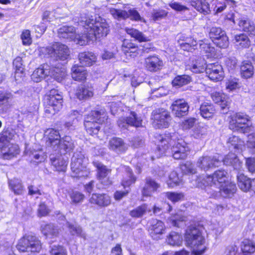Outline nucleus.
<instances>
[{
    "mask_svg": "<svg viewBox=\"0 0 255 255\" xmlns=\"http://www.w3.org/2000/svg\"><path fill=\"white\" fill-rule=\"evenodd\" d=\"M110 13L115 18L118 20L125 19L129 17L132 20L145 22L134 8L130 9L128 11L113 8L110 10Z\"/></svg>",
    "mask_w": 255,
    "mask_h": 255,
    "instance_id": "13",
    "label": "nucleus"
},
{
    "mask_svg": "<svg viewBox=\"0 0 255 255\" xmlns=\"http://www.w3.org/2000/svg\"><path fill=\"white\" fill-rule=\"evenodd\" d=\"M216 113V109L213 104L209 102H204L200 108L201 116L204 119L212 118Z\"/></svg>",
    "mask_w": 255,
    "mask_h": 255,
    "instance_id": "28",
    "label": "nucleus"
},
{
    "mask_svg": "<svg viewBox=\"0 0 255 255\" xmlns=\"http://www.w3.org/2000/svg\"><path fill=\"white\" fill-rule=\"evenodd\" d=\"M147 210V205L143 204L130 212V215L134 218L141 217Z\"/></svg>",
    "mask_w": 255,
    "mask_h": 255,
    "instance_id": "53",
    "label": "nucleus"
},
{
    "mask_svg": "<svg viewBox=\"0 0 255 255\" xmlns=\"http://www.w3.org/2000/svg\"><path fill=\"white\" fill-rule=\"evenodd\" d=\"M241 249L244 253L251 254L255 252V244L252 241L245 239L242 243Z\"/></svg>",
    "mask_w": 255,
    "mask_h": 255,
    "instance_id": "52",
    "label": "nucleus"
},
{
    "mask_svg": "<svg viewBox=\"0 0 255 255\" xmlns=\"http://www.w3.org/2000/svg\"><path fill=\"white\" fill-rule=\"evenodd\" d=\"M196 119L194 118H189L184 120L180 124L183 130H187L192 128L195 125Z\"/></svg>",
    "mask_w": 255,
    "mask_h": 255,
    "instance_id": "61",
    "label": "nucleus"
},
{
    "mask_svg": "<svg viewBox=\"0 0 255 255\" xmlns=\"http://www.w3.org/2000/svg\"><path fill=\"white\" fill-rule=\"evenodd\" d=\"M79 60L81 66H90L93 65L96 61V57L94 54L91 52H83L79 54Z\"/></svg>",
    "mask_w": 255,
    "mask_h": 255,
    "instance_id": "29",
    "label": "nucleus"
},
{
    "mask_svg": "<svg viewBox=\"0 0 255 255\" xmlns=\"http://www.w3.org/2000/svg\"><path fill=\"white\" fill-rule=\"evenodd\" d=\"M144 66L148 71L156 72L163 66V62L157 56H149L144 60Z\"/></svg>",
    "mask_w": 255,
    "mask_h": 255,
    "instance_id": "20",
    "label": "nucleus"
},
{
    "mask_svg": "<svg viewBox=\"0 0 255 255\" xmlns=\"http://www.w3.org/2000/svg\"><path fill=\"white\" fill-rule=\"evenodd\" d=\"M191 80V77L187 75L177 76L172 81V85L174 87H180L188 84Z\"/></svg>",
    "mask_w": 255,
    "mask_h": 255,
    "instance_id": "48",
    "label": "nucleus"
},
{
    "mask_svg": "<svg viewBox=\"0 0 255 255\" xmlns=\"http://www.w3.org/2000/svg\"><path fill=\"white\" fill-rule=\"evenodd\" d=\"M189 151L187 144L182 139L176 142L170 137H161L158 144L159 156L165 154H172L175 159L185 158Z\"/></svg>",
    "mask_w": 255,
    "mask_h": 255,
    "instance_id": "2",
    "label": "nucleus"
},
{
    "mask_svg": "<svg viewBox=\"0 0 255 255\" xmlns=\"http://www.w3.org/2000/svg\"><path fill=\"white\" fill-rule=\"evenodd\" d=\"M88 75L87 70L83 66L74 65L71 68V76L77 81H85Z\"/></svg>",
    "mask_w": 255,
    "mask_h": 255,
    "instance_id": "26",
    "label": "nucleus"
},
{
    "mask_svg": "<svg viewBox=\"0 0 255 255\" xmlns=\"http://www.w3.org/2000/svg\"><path fill=\"white\" fill-rule=\"evenodd\" d=\"M76 95L80 100H86L94 96V88L91 84H83L79 86Z\"/></svg>",
    "mask_w": 255,
    "mask_h": 255,
    "instance_id": "21",
    "label": "nucleus"
},
{
    "mask_svg": "<svg viewBox=\"0 0 255 255\" xmlns=\"http://www.w3.org/2000/svg\"><path fill=\"white\" fill-rule=\"evenodd\" d=\"M222 160L219 154L214 156H202L199 158L197 166L201 169L207 171L210 168L219 166Z\"/></svg>",
    "mask_w": 255,
    "mask_h": 255,
    "instance_id": "12",
    "label": "nucleus"
},
{
    "mask_svg": "<svg viewBox=\"0 0 255 255\" xmlns=\"http://www.w3.org/2000/svg\"><path fill=\"white\" fill-rule=\"evenodd\" d=\"M29 156L31 161L33 163H38L42 162L46 159V156L41 151H35L31 153Z\"/></svg>",
    "mask_w": 255,
    "mask_h": 255,
    "instance_id": "57",
    "label": "nucleus"
},
{
    "mask_svg": "<svg viewBox=\"0 0 255 255\" xmlns=\"http://www.w3.org/2000/svg\"><path fill=\"white\" fill-rule=\"evenodd\" d=\"M166 242L172 247H180L183 242L182 236L178 233L171 232L167 236Z\"/></svg>",
    "mask_w": 255,
    "mask_h": 255,
    "instance_id": "34",
    "label": "nucleus"
},
{
    "mask_svg": "<svg viewBox=\"0 0 255 255\" xmlns=\"http://www.w3.org/2000/svg\"><path fill=\"white\" fill-rule=\"evenodd\" d=\"M241 72L242 76L245 78L252 77L254 74V67L251 63L248 61L243 62L241 66Z\"/></svg>",
    "mask_w": 255,
    "mask_h": 255,
    "instance_id": "45",
    "label": "nucleus"
},
{
    "mask_svg": "<svg viewBox=\"0 0 255 255\" xmlns=\"http://www.w3.org/2000/svg\"><path fill=\"white\" fill-rule=\"evenodd\" d=\"M63 96L55 89L50 90L44 98L45 112L46 114L54 115L62 107Z\"/></svg>",
    "mask_w": 255,
    "mask_h": 255,
    "instance_id": "6",
    "label": "nucleus"
},
{
    "mask_svg": "<svg viewBox=\"0 0 255 255\" xmlns=\"http://www.w3.org/2000/svg\"><path fill=\"white\" fill-rule=\"evenodd\" d=\"M237 188L236 184L233 182H229L228 181L222 187L215 191V192H221L225 195L226 197H230L236 191Z\"/></svg>",
    "mask_w": 255,
    "mask_h": 255,
    "instance_id": "38",
    "label": "nucleus"
},
{
    "mask_svg": "<svg viewBox=\"0 0 255 255\" xmlns=\"http://www.w3.org/2000/svg\"><path fill=\"white\" fill-rule=\"evenodd\" d=\"M126 31L131 37L134 38L140 42L149 41V38L147 37L136 29L126 28Z\"/></svg>",
    "mask_w": 255,
    "mask_h": 255,
    "instance_id": "44",
    "label": "nucleus"
},
{
    "mask_svg": "<svg viewBox=\"0 0 255 255\" xmlns=\"http://www.w3.org/2000/svg\"><path fill=\"white\" fill-rule=\"evenodd\" d=\"M246 166L249 172L252 173L255 172V158H247L246 160Z\"/></svg>",
    "mask_w": 255,
    "mask_h": 255,
    "instance_id": "64",
    "label": "nucleus"
},
{
    "mask_svg": "<svg viewBox=\"0 0 255 255\" xmlns=\"http://www.w3.org/2000/svg\"><path fill=\"white\" fill-rule=\"evenodd\" d=\"M16 247L20 252H39L41 244L36 236L26 235L18 240Z\"/></svg>",
    "mask_w": 255,
    "mask_h": 255,
    "instance_id": "7",
    "label": "nucleus"
},
{
    "mask_svg": "<svg viewBox=\"0 0 255 255\" xmlns=\"http://www.w3.org/2000/svg\"><path fill=\"white\" fill-rule=\"evenodd\" d=\"M200 49L207 58L211 57L215 55V49L207 43H202L200 44Z\"/></svg>",
    "mask_w": 255,
    "mask_h": 255,
    "instance_id": "55",
    "label": "nucleus"
},
{
    "mask_svg": "<svg viewBox=\"0 0 255 255\" xmlns=\"http://www.w3.org/2000/svg\"><path fill=\"white\" fill-rule=\"evenodd\" d=\"M182 171L184 174H194L196 173V169L194 165L190 161H187L181 167Z\"/></svg>",
    "mask_w": 255,
    "mask_h": 255,
    "instance_id": "59",
    "label": "nucleus"
},
{
    "mask_svg": "<svg viewBox=\"0 0 255 255\" xmlns=\"http://www.w3.org/2000/svg\"><path fill=\"white\" fill-rule=\"evenodd\" d=\"M235 43L238 48H248L250 45V40L247 35L242 33L234 37Z\"/></svg>",
    "mask_w": 255,
    "mask_h": 255,
    "instance_id": "37",
    "label": "nucleus"
},
{
    "mask_svg": "<svg viewBox=\"0 0 255 255\" xmlns=\"http://www.w3.org/2000/svg\"><path fill=\"white\" fill-rule=\"evenodd\" d=\"M90 203L100 207H105L111 203V197L106 194H93L89 199Z\"/></svg>",
    "mask_w": 255,
    "mask_h": 255,
    "instance_id": "22",
    "label": "nucleus"
},
{
    "mask_svg": "<svg viewBox=\"0 0 255 255\" xmlns=\"http://www.w3.org/2000/svg\"><path fill=\"white\" fill-rule=\"evenodd\" d=\"M239 187L244 192H248L251 189V179L242 173H239L237 176Z\"/></svg>",
    "mask_w": 255,
    "mask_h": 255,
    "instance_id": "36",
    "label": "nucleus"
},
{
    "mask_svg": "<svg viewBox=\"0 0 255 255\" xmlns=\"http://www.w3.org/2000/svg\"><path fill=\"white\" fill-rule=\"evenodd\" d=\"M124 169L125 173L123 175L122 184L124 188H126L134 184L136 180V177L133 175L132 171L129 167L124 166Z\"/></svg>",
    "mask_w": 255,
    "mask_h": 255,
    "instance_id": "32",
    "label": "nucleus"
},
{
    "mask_svg": "<svg viewBox=\"0 0 255 255\" xmlns=\"http://www.w3.org/2000/svg\"><path fill=\"white\" fill-rule=\"evenodd\" d=\"M87 160L81 152L74 153L71 163V168L73 172L72 177L79 178L87 176V174H85L86 172L85 169Z\"/></svg>",
    "mask_w": 255,
    "mask_h": 255,
    "instance_id": "9",
    "label": "nucleus"
},
{
    "mask_svg": "<svg viewBox=\"0 0 255 255\" xmlns=\"http://www.w3.org/2000/svg\"><path fill=\"white\" fill-rule=\"evenodd\" d=\"M247 146L250 149L251 152L255 154V133L250 134L248 136Z\"/></svg>",
    "mask_w": 255,
    "mask_h": 255,
    "instance_id": "63",
    "label": "nucleus"
},
{
    "mask_svg": "<svg viewBox=\"0 0 255 255\" xmlns=\"http://www.w3.org/2000/svg\"><path fill=\"white\" fill-rule=\"evenodd\" d=\"M118 124L119 127L124 128H127L129 126L135 128L143 127L141 117L134 112H130L129 116L126 119H119Z\"/></svg>",
    "mask_w": 255,
    "mask_h": 255,
    "instance_id": "15",
    "label": "nucleus"
},
{
    "mask_svg": "<svg viewBox=\"0 0 255 255\" xmlns=\"http://www.w3.org/2000/svg\"><path fill=\"white\" fill-rule=\"evenodd\" d=\"M19 153V147L16 144L0 145V156L4 159H11Z\"/></svg>",
    "mask_w": 255,
    "mask_h": 255,
    "instance_id": "18",
    "label": "nucleus"
},
{
    "mask_svg": "<svg viewBox=\"0 0 255 255\" xmlns=\"http://www.w3.org/2000/svg\"><path fill=\"white\" fill-rule=\"evenodd\" d=\"M239 79L235 78L228 79L226 83V88L229 91H232L239 88Z\"/></svg>",
    "mask_w": 255,
    "mask_h": 255,
    "instance_id": "56",
    "label": "nucleus"
},
{
    "mask_svg": "<svg viewBox=\"0 0 255 255\" xmlns=\"http://www.w3.org/2000/svg\"><path fill=\"white\" fill-rule=\"evenodd\" d=\"M168 12L163 9L153 10L152 12V18L154 21L159 20L165 17Z\"/></svg>",
    "mask_w": 255,
    "mask_h": 255,
    "instance_id": "60",
    "label": "nucleus"
},
{
    "mask_svg": "<svg viewBox=\"0 0 255 255\" xmlns=\"http://www.w3.org/2000/svg\"><path fill=\"white\" fill-rule=\"evenodd\" d=\"M228 180V173L225 170L220 169L211 175L198 177L196 180V186L203 188L209 186L217 191Z\"/></svg>",
    "mask_w": 255,
    "mask_h": 255,
    "instance_id": "4",
    "label": "nucleus"
},
{
    "mask_svg": "<svg viewBox=\"0 0 255 255\" xmlns=\"http://www.w3.org/2000/svg\"><path fill=\"white\" fill-rule=\"evenodd\" d=\"M149 229L152 238L155 240H159L161 239V236L165 232V227L162 221L153 220Z\"/></svg>",
    "mask_w": 255,
    "mask_h": 255,
    "instance_id": "19",
    "label": "nucleus"
},
{
    "mask_svg": "<svg viewBox=\"0 0 255 255\" xmlns=\"http://www.w3.org/2000/svg\"><path fill=\"white\" fill-rule=\"evenodd\" d=\"M50 160L54 170L58 172L64 170L63 158L61 155H51Z\"/></svg>",
    "mask_w": 255,
    "mask_h": 255,
    "instance_id": "41",
    "label": "nucleus"
},
{
    "mask_svg": "<svg viewBox=\"0 0 255 255\" xmlns=\"http://www.w3.org/2000/svg\"><path fill=\"white\" fill-rule=\"evenodd\" d=\"M168 220L173 226L180 227L182 226L183 222L187 221V217L181 214H176L171 217Z\"/></svg>",
    "mask_w": 255,
    "mask_h": 255,
    "instance_id": "49",
    "label": "nucleus"
},
{
    "mask_svg": "<svg viewBox=\"0 0 255 255\" xmlns=\"http://www.w3.org/2000/svg\"><path fill=\"white\" fill-rule=\"evenodd\" d=\"M228 143L231 145H229L230 147L232 146L234 149L239 150L242 149V147L244 145V142L238 136L232 135L228 139Z\"/></svg>",
    "mask_w": 255,
    "mask_h": 255,
    "instance_id": "51",
    "label": "nucleus"
},
{
    "mask_svg": "<svg viewBox=\"0 0 255 255\" xmlns=\"http://www.w3.org/2000/svg\"><path fill=\"white\" fill-rule=\"evenodd\" d=\"M47 54L50 57L62 59L64 56V45L59 43H55L51 46L44 48Z\"/></svg>",
    "mask_w": 255,
    "mask_h": 255,
    "instance_id": "24",
    "label": "nucleus"
},
{
    "mask_svg": "<svg viewBox=\"0 0 255 255\" xmlns=\"http://www.w3.org/2000/svg\"><path fill=\"white\" fill-rule=\"evenodd\" d=\"M82 18L80 23L84 27V33L76 34L74 27L65 26V39L82 46L108 34L109 26L105 19L100 17L98 20L94 19L92 16Z\"/></svg>",
    "mask_w": 255,
    "mask_h": 255,
    "instance_id": "1",
    "label": "nucleus"
},
{
    "mask_svg": "<svg viewBox=\"0 0 255 255\" xmlns=\"http://www.w3.org/2000/svg\"><path fill=\"white\" fill-rule=\"evenodd\" d=\"M189 2L191 5L200 13L205 15L210 12L209 4L206 0H189Z\"/></svg>",
    "mask_w": 255,
    "mask_h": 255,
    "instance_id": "31",
    "label": "nucleus"
},
{
    "mask_svg": "<svg viewBox=\"0 0 255 255\" xmlns=\"http://www.w3.org/2000/svg\"><path fill=\"white\" fill-rule=\"evenodd\" d=\"M48 140L46 143L53 147L55 150L58 148L60 142V135L59 131L54 129H50L46 132Z\"/></svg>",
    "mask_w": 255,
    "mask_h": 255,
    "instance_id": "25",
    "label": "nucleus"
},
{
    "mask_svg": "<svg viewBox=\"0 0 255 255\" xmlns=\"http://www.w3.org/2000/svg\"><path fill=\"white\" fill-rule=\"evenodd\" d=\"M67 226L69 231L72 235H76L84 240L86 239V234L82 230V228L77 224H72L69 222L67 223Z\"/></svg>",
    "mask_w": 255,
    "mask_h": 255,
    "instance_id": "39",
    "label": "nucleus"
},
{
    "mask_svg": "<svg viewBox=\"0 0 255 255\" xmlns=\"http://www.w3.org/2000/svg\"><path fill=\"white\" fill-rule=\"evenodd\" d=\"M209 131V127L207 125H199L194 130L193 136L195 138L202 139L205 138Z\"/></svg>",
    "mask_w": 255,
    "mask_h": 255,
    "instance_id": "43",
    "label": "nucleus"
},
{
    "mask_svg": "<svg viewBox=\"0 0 255 255\" xmlns=\"http://www.w3.org/2000/svg\"><path fill=\"white\" fill-rule=\"evenodd\" d=\"M104 112L101 111H94L92 112L85 121L84 125L86 129L89 134H97L100 129V124H102L104 121Z\"/></svg>",
    "mask_w": 255,
    "mask_h": 255,
    "instance_id": "8",
    "label": "nucleus"
},
{
    "mask_svg": "<svg viewBox=\"0 0 255 255\" xmlns=\"http://www.w3.org/2000/svg\"><path fill=\"white\" fill-rule=\"evenodd\" d=\"M9 186L16 195H21L24 191L23 187L20 180L18 179H13L9 181Z\"/></svg>",
    "mask_w": 255,
    "mask_h": 255,
    "instance_id": "46",
    "label": "nucleus"
},
{
    "mask_svg": "<svg viewBox=\"0 0 255 255\" xmlns=\"http://www.w3.org/2000/svg\"><path fill=\"white\" fill-rule=\"evenodd\" d=\"M15 132L12 129H4L0 133V145L10 144L9 141L14 136Z\"/></svg>",
    "mask_w": 255,
    "mask_h": 255,
    "instance_id": "40",
    "label": "nucleus"
},
{
    "mask_svg": "<svg viewBox=\"0 0 255 255\" xmlns=\"http://www.w3.org/2000/svg\"><path fill=\"white\" fill-rule=\"evenodd\" d=\"M109 148L110 149L117 152H123L127 149L126 144L124 140L119 137H113L109 141Z\"/></svg>",
    "mask_w": 255,
    "mask_h": 255,
    "instance_id": "27",
    "label": "nucleus"
},
{
    "mask_svg": "<svg viewBox=\"0 0 255 255\" xmlns=\"http://www.w3.org/2000/svg\"><path fill=\"white\" fill-rule=\"evenodd\" d=\"M160 187V184L150 177L145 179V183L142 190V195L145 197H150L152 193Z\"/></svg>",
    "mask_w": 255,
    "mask_h": 255,
    "instance_id": "23",
    "label": "nucleus"
},
{
    "mask_svg": "<svg viewBox=\"0 0 255 255\" xmlns=\"http://www.w3.org/2000/svg\"><path fill=\"white\" fill-rule=\"evenodd\" d=\"M238 25L244 31L250 35H255V25L250 20L242 18L239 20Z\"/></svg>",
    "mask_w": 255,
    "mask_h": 255,
    "instance_id": "33",
    "label": "nucleus"
},
{
    "mask_svg": "<svg viewBox=\"0 0 255 255\" xmlns=\"http://www.w3.org/2000/svg\"><path fill=\"white\" fill-rule=\"evenodd\" d=\"M181 182L176 172L173 171L171 172L169 175V180L167 181V184L169 187H173L179 185Z\"/></svg>",
    "mask_w": 255,
    "mask_h": 255,
    "instance_id": "54",
    "label": "nucleus"
},
{
    "mask_svg": "<svg viewBox=\"0 0 255 255\" xmlns=\"http://www.w3.org/2000/svg\"><path fill=\"white\" fill-rule=\"evenodd\" d=\"M64 69L61 67H51L48 64H43L34 71L31 79L35 82H39L46 77H53L59 82L63 80Z\"/></svg>",
    "mask_w": 255,
    "mask_h": 255,
    "instance_id": "5",
    "label": "nucleus"
},
{
    "mask_svg": "<svg viewBox=\"0 0 255 255\" xmlns=\"http://www.w3.org/2000/svg\"><path fill=\"white\" fill-rule=\"evenodd\" d=\"M152 124L156 128H166L171 121L169 112L163 109L154 110L151 116Z\"/></svg>",
    "mask_w": 255,
    "mask_h": 255,
    "instance_id": "11",
    "label": "nucleus"
},
{
    "mask_svg": "<svg viewBox=\"0 0 255 255\" xmlns=\"http://www.w3.org/2000/svg\"><path fill=\"white\" fill-rule=\"evenodd\" d=\"M185 241L186 246L191 247L195 255H201L205 252L206 247L205 240L198 228L190 226L186 231Z\"/></svg>",
    "mask_w": 255,
    "mask_h": 255,
    "instance_id": "3",
    "label": "nucleus"
},
{
    "mask_svg": "<svg viewBox=\"0 0 255 255\" xmlns=\"http://www.w3.org/2000/svg\"><path fill=\"white\" fill-rule=\"evenodd\" d=\"M21 38L24 45H29L32 43V38L29 30H25L22 32Z\"/></svg>",
    "mask_w": 255,
    "mask_h": 255,
    "instance_id": "62",
    "label": "nucleus"
},
{
    "mask_svg": "<svg viewBox=\"0 0 255 255\" xmlns=\"http://www.w3.org/2000/svg\"><path fill=\"white\" fill-rule=\"evenodd\" d=\"M42 232L47 238L56 236L59 233V229L53 224H47L41 226Z\"/></svg>",
    "mask_w": 255,
    "mask_h": 255,
    "instance_id": "42",
    "label": "nucleus"
},
{
    "mask_svg": "<svg viewBox=\"0 0 255 255\" xmlns=\"http://www.w3.org/2000/svg\"><path fill=\"white\" fill-rule=\"evenodd\" d=\"M207 65L204 58L201 57H198L193 62L190 69L194 73H202L206 71V67Z\"/></svg>",
    "mask_w": 255,
    "mask_h": 255,
    "instance_id": "35",
    "label": "nucleus"
},
{
    "mask_svg": "<svg viewBox=\"0 0 255 255\" xmlns=\"http://www.w3.org/2000/svg\"><path fill=\"white\" fill-rule=\"evenodd\" d=\"M94 165L97 169V178L107 176L111 173V170L99 161H94Z\"/></svg>",
    "mask_w": 255,
    "mask_h": 255,
    "instance_id": "47",
    "label": "nucleus"
},
{
    "mask_svg": "<svg viewBox=\"0 0 255 255\" xmlns=\"http://www.w3.org/2000/svg\"><path fill=\"white\" fill-rule=\"evenodd\" d=\"M209 36L213 42L219 47L225 48L228 45V39L226 33L220 27L211 28Z\"/></svg>",
    "mask_w": 255,
    "mask_h": 255,
    "instance_id": "14",
    "label": "nucleus"
},
{
    "mask_svg": "<svg viewBox=\"0 0 255 255\" xmlns=\"http://www.w3.org/2000/svg\"><path fill=\"white\" fill-rule=\"evenodd\" d=\"M223 161L224 164L232 166L235 170H239L242 168L241 162L234 153H229L223 159Z\"/></svg>",
    "mask_w": 255,
    "mask_h": 255,
    "instance_id": "30",
    "label": "nucleus"
},
{
    "mask_svg": "<svg viewBox=\"0 0 255 255\" xmlns=\"http://www.w3.org/2000/svg\"><path fill=\"white\" fill-rule=\"evenodd\" d=\"M206 73L213 81L222 80L224 77L223 68L218 63L208 64L206 67Z\"/></svg>",
    "mask_w": 255,
    "mask_h": 255,
    "instance_id": "16",
    "label": "nucleus"
},
{
    "mask_svg": "<svg viewBox=\"0 0 255 255\" xmlns=\"http://www.w3.org/2000/svg\"><path fill=\"white\" fill-rule=\"evenodd\" d=\"M189 108L188 103L184 99H178L172 103L170 109L174 116L180 118L187 114Z\"/></svg>",
    "mask_w": 255,
    "mask_h": 255,
    "instance_id": "17",
    "label": "nucleus"
},
{
    "mask_svg": "<svg viewBox=\"0 0 255 255\" xmlns=\"http://www.w3.org/2000/svg\"><path fill=\"white\" fill-rule=\"evenodd\" d=\"M13 66L15 69V78L16 81L18 80V77H21L23 75L24 68L22 63V58L17 57L13 62Z\"/></svg>",
    "mask_w": 255,
    "mask_h": 255,
    "instance_id": "50",
    "label": "nucleus"
},
{
    "mask_svg": "<svg viewBox=\"0 0 255 255\" xmlns=\"http://www.w3.org/2000/svg\"><path fill=\"white\" fill-rule=\"evenodd\" d=\"M249 117L244 113H238L232 116L230 121L229 128L233 130L245 133L249 129Z\"/></svg>",
    "mask_w": 255,
    "mask_h": 255,
    "instance_id": "10",
    "label": "nucleus"
},
{
    "mask_svg": "<svg viewBox=\"0 0 255 255\" xmlns=\"http://www.w3.org/2000/svg\"><path fill=\"white\" fill-rule=\"evenodd\" d=\"M235 2L233 0H220L217 2L214 8V11L216 13H220L222 12L226 7V4H234Z\"/></svg>",
    "mask_w": 255,
    "mask_h": 255,
    "instance_id": "58",
    "label": "nucleus"
}]
</instances>
